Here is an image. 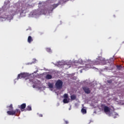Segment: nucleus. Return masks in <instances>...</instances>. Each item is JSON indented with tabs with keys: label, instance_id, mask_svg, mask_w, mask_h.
I'll return each instance as SVG.
<instances>
[{
	"label": "nucleus",
	"instance_id": "f257e3e1",
	"mask_svg": "<svg viewBox=\"0 0 124 124\" xmlns=\"http://www.w3.org/2000/svg\"><path fill=\"white\" fill-rule=\"evenodd\" d=\"M7 108H8L9 110L7 111V114L9 116H17V114H21V111L20 109L17 108L15 110H13V105L11 104L9 106H7Z\"/></svg>",
	"mask_w": 124,
	"mask_h": 124
},
{
	"label": "nucleus",
	"instance_id": "f03ea898",
	"mask_svg": "<svg viewBox=\"0 0 124 124\" xmlns=\"http://www.w3.org/2000/svg\"><path fill=\"white\" fill-rule=\"evenodd\" d=\"M63 82L61 79H59L56 81L55 83V86L56 87L58 90H61V89L62 88V85Z\"/></svg>",
	"mask_w": 124,
	"mask_h": 124
},
{
	"label": "nucleus",
	"instance_id": "7ed1b4c3",
	"mask_svg": "<svg viewBox=\"0 0 124 124\" xmlns=\"http://www.w3.org/2000/svg\"><path fill=\"white\" fill-rule=\"evenodd\" d=\"M104 112L107 114V115H108V116L110 117L111 116V111H110V108L109 107L104 105Z\"/></svg>",
	"mask_w": 124,
	"mask_h": 124
},
{
	"label": "nucleus",
	"instance_id": "20e7f679",
	"mask_svg": "<svg viewBox=\"0 0 124 124\" xmlns=\"http://www.w3.org/2000/svg\"><path fill=\"white\" fill-rule=\"evenodd\" d=\"M89 62H90V63L86 64V66L84 68V69H85L86 70L89 69V68H92V65H93V62L91 61H89Z\"/></svg>",
	"mask_w": 124,
	"mask_h": 124
},
{
	"label": "nucleus",
	"instance_id": "39448f33",
	"mask_svg": "<svg viewBox=\"0 0 124 124\" xmlns=\"http://www.w3.org/2000/svg\"><path fill=\"white\" fill-rule=\"evenodd\" d=\"M82 89L84 92V93H87V94H89L90 93H91V89H90V88L87 86H85L82 87Z\"/></svg>",
	"mask_w": 124,
	"mask_h": 124
},
{
	"label": "nucleus",
	"instance_id": "423d86ee",
	"mask_svg": "<svg viewBox=\"0 0 124 124\" xmlns=\"http://www.w3.org/2000/svg\"><path fill=\"white\" fill-rule=\"evenodd\" d=\"M27 106V105H26V103H23L21 104V105L18 106V108L20 109L21 111L22 112L25 111V109L26 108V107Z\"/></svg>",
	"mask_w": 124,
	"mask_h": 124
},
{
	"label": "nucleus",
	"instance_id": "0eeeda50",
	"mask_svg": "<svg viewBox=\"0 0 124 124\" xmlns=\"http://www.w3.org/2000/svg\"><path fill=\"white\" fill-rule=\"evenodd\" d=\"M22 74L23 78H26V79L30 78V76L29 75V74L28 73H22Z\"/></svg>",
	"mask_w": 124,
	"mask_h": 124
},
{
	"label": "nucleus",
	"instance_id": "6e6552de",
	"mask_svg": "<svg viewBox=\"0 0 124 124\" xmlns=\"http://www.w3.org/2000/svg\"><path fill=\"white\" fill-rule=\"evenodd\" d=\"M33 41V39H32V37L31 36H29L28 38V43H31Z\"/></svg>",
	"mask_w": 124,
	"mask_h": 124
},
{
	"label": "nucleus",
	"instance_id": "1a4fd4ad",
	"mask_svg": "<svg viewBox=\"0 0 124 124\" xmlns=\"http://www.w3.org/2000/svg\"><path fill=\"white\" fill-rule=\"evenodd\" d=\"M25 111H31V106H28L25 109Z\"/></svg>",
	"mask_w": 124,
	"mask_h": 124
},
{
	"label": "nucleus",
	"instance_id": "9d476101",
	"mask_svg": "<svg viewBox=\"0 0 124 124\" xmlns=\"http://www.w3.org/2000/svg\"><path fill=\"white\" fill-rule=\"evenodd\" d=\"M76 98H77V97H76V95L75 94H73L71 96V100H75Z\"/></svg>",
	"mask_w": 124,
	"mask_h": 124
},
{
	"label": "nucleus",
	"instance_id": "9b49d317",
	"mask_svg": "<svg viewBox=\"0 0 124 124\" xmlns=\"http://www.w3.org/2000/svg\"><path fill=\"white\" fill-rule=\"evenodd\" d=\"M22 78H23L22 74L20 73V74H18V76H17V80H18V79H22Z\"/></svg>",
	"mask_w": 124,
	"mask_h": 124
},
{
	"label": "nucleus",
	"instance_id": "f8f14e48",
	"mask_svg": "<svg viewBox=\"0 0 124 124\" xmlns=\"http://www.w3.org/2000/svg\"><path fill=\"white\" fill-rule=\"evenodd\" d=\"M59 4H54L51 6V7L52 8V9H55L56 7H58Z\"/></svg>",
	"mask_w": 124,
	"mask_h": 124
},
{
	"label": "nucleus",
	"instance_id": "ddd939ff",
	"mask_svg": "<svg viewBox=\"0 0 124 124\" xmlns=\"http://www.w3.org/2000/svg\"><path fill=\"white\" fill-rule=\"evenodd\" d=\"M46 79L47 80H50V79H52V76L51 75L48 74L46 76Z\"/></svg>",
	"mask_w": 124,
	"mask_h": 124
},
{
	"label": "nucleus",
	"instance_id": "4468645a",
	"mask_svg": "<svg viewBox=\"0 0 124 124\" xmlns=\"http://www.w3.org/2000/svg\"><path fill=\"white\" fill-rule=\"evenodd\" d=\"M81 112L83 114H87V110L86 109L84 108H82L81 109Z\"/></svg>",
	"mask_w": 124,
	"mask_h": 124
},
{
	"label": "nucleus",
	"instance_id": "2eb2a0df",
	"mask_svg": "<svg viewBox=\"0 0 124 124\" xmlns=\"http://www.w3.org/2000/svg\"><path fill=\"white\" fill-rule=\"evenodd\" d=\"M48 86L49 88H50V89H53V88L54 87V84L49 83L48 84Z\"/></svg>",
	"mask_w": 124,
	"mask_h": 124
},
{
	"label": "nucleus",
	"instance_id": "dca6fc26",
	"mask_svg": "<svg viewBox=\"0 0 124 124\" xmlns=\"http://www.w3.org/2000/svg\"><path fill=\"white\" fill-rule=\"evenodd\" d=\"M63 97L64 99H68V94H67V93L64 94Z\"/></svg>",
	"mask_w": 124,
	"mask_h": 124
},
{
	"label": "nucleus",
	"instance_id": "f3484780",
	"mask_svg": "<svg viewBox=\"0 0 124 124\" xmlns=\"http://www.w3.org/2000/svg\"><path fill=\"white\" fill-rule=\"evenodd\" d=\"M63 103H68L69 102V100H67V99H64L63 100Z\"/></svg>",
	"mask_w": 124,
	"mask_h": 124
},
{
	"label": "nucleus",
	"instance_id": "a211bd4d",
	"mask_svg": "<svg viewBox=\"0 0 124 124\" xmlns=\"http://www.w3.org/2000/svg\"><path fill=\"white\" fill-rule=\"evenodd\" d=\"M118 117V114L116 112H114V114L113 115V118L114 119H116Z\"/></svg>",
	"mask_w": 124,
	"mask_h": 124
},
{
	"label": "nucleus",
	"instance_id": "6ab92c4d",
	"mask_svg": "<svg viewBox=\"0 0 124 124\" xmlns=\"http://www.w3.org/2000/svg\"><path fill=\"white\" fill-rule=\"evenodd\" d=\"M46 51L47 52H48V53H50V52H51V48H46Z\"/></svg>",
	"mask_w": 124,
	"mask_h": 124
},
{
	"label": "nucleus",
	"instance_id": "aec40b11",
	"mask_svg": "<svg viewBox=\"0 0 124 124\" xmlns=\"http://www.w3.org/2000/svg\"><path fill=\"white\" fill-rule=\"evenodd\" d=\"M117 69H118V70H121V69H122V66L117 65Z\"/></svg>",
	"mask_w": 124,
	"mask_h": 124
},
{
	"label": "nucleus",
	"instance_id": "412c9836",
	"mask_svg": "<svg viewBox=\"0 0 124 124\" xmlns=\"http://www.w3.org/2000/svg\"><path fill=\"white\" fill-rule=\"evenodd\" d=\"M107 82L108 83V84L112 83V79L107 80Z\"/></svg>",
	"mask_w": 124,
	"mask_h": 124
},
{
	"label": "nucleus",
	"instance_id": "4be33fe9",
	"mask_svg": "<svg viewBox=\"0 0 124 124\" xmlns=\"http://www.w3.org/2000/svg\"><path fill=\"white\" fill-rule=\"evenodd\" d=\"M69 0H62V2H67Z\"/></svg>",
	"mask_w": 124,
	"mask_h": 124
},
{
	"label": "nucleus",
	"instance_id": "5701e85b",
	"mask_svg": "<svg viewBox=\"0 0 124 124\" xmlns=\"http://www.w3.org/2000/svg\"><path fill=\"white\" fill-rule=\"evenodd\" d=\"M41 5H42V2H40L39 3V7H41Z\"/></svg>",
	"mask_w": 124,
	"mask_h": 124
},
{
	"label": "nucleus",
	"instance_id": "b1692460",
	"mask_svg": "<svg viewBox=\"0 0 124 124\" xmlns=\"http://www.w3.org/2000/svg\"><path fill=\"white\" fill-rule=\"evenodd\" d=\"M39 117H43V115H42V114H40L39 115Z\"/></svg>",
	"mask_w": 124,
	"mask_h": 124
},
{
	"label": "nucleus",
	"instance_id": "393cba45",
	"mask_svg": "<svg viewBox=\"0 0 124 124\" xmlns=\"http://www.w3.org/2000/svg\"><path fill=\"white\" fill-rule=\"evenodd\" d=\"M65 123L66 124H68V121H65Z\"/></svg>",
	"mask_w": 124,
	"mask_h": 124
},
{
	"label": "nucleus",
	"instance_id": "a878e982",
	"mask_svg": "<svg viewBox=\"0 0 124 124\" xmlns=\"http://www.w3.org/2000/svg\"><path fill=\"white\" fill-rule=\"evenodd\" d=\"M35 86L34 85H33V88H35Z\"/></svg>",
	"mask_w": 124,
	"mask_h": 124
},
{
	"label": "nucleus",
	"instance_id": "bb28decb",
	"mask_svg": "<svg viewBox=\"0 0 124 124\" xmlns=\"http://www.w3.org/2000/svg\"><path fill=\"white\" fill-rule=\"evenodd\" d=\"M79 61H81V60H79Z\"/></svg>",
	"mask_w": 124,
	"mask_h": 124
}]
</instances>
